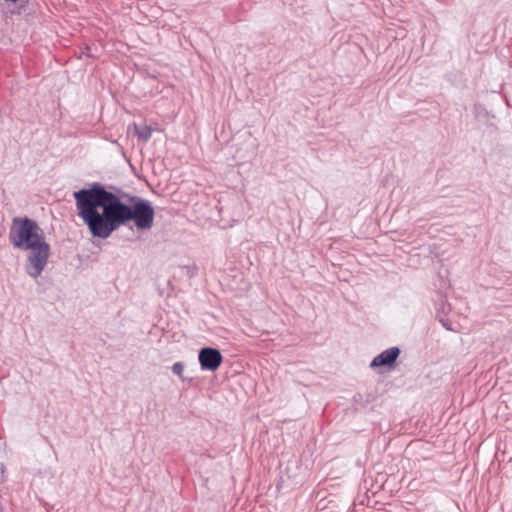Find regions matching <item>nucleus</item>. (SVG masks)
Here are the masks:
<instances>
[{
    "mask_svg": "<svg viewBox=\"0 0 512 512\" xmlns=\"http://www.w3.org/2000/svg\"><path fill=\"white\" fill-rule=\"evenodd\" d=\"M73 196L78 216L94 237L106 239L131 220L141 230H149L154 224V209L149 201L136 198L128 205L99 183L75 191Z\"/></svg>",
    "mask_w": 512,
    "mask_h": 512,
    "instance_id": "f257e3e1",
    "label": "nucleus"
},
{
    "mask_svg": "<svg viewBox=\"0 0 512 512\" xmlns=\"http://www.w3.org/2000/svg\"><path fill=\"white\" fill-rule=\"evenodd\" d=\"M184 365L181 362H176L172 365V372L177 375L180 379L183 378Z\"/></svg>",
    "mask_w": 512,
    "mask_h": 512,
    "instance_id": "423d86ee",
    "label": "nucleus"
},
{
    "mask_svg": "<svg viewBox=\"0 0 512 512\" xmlns=\"http://www.w3.org/2000/svg\"><path fill=\"white\" fill-rule=\"evenodd\" d=\"M199 363L202 370L215 371L222 363L223 357L216 348H202L198 355Z\"/></svg>",
    "mask_w": 512,
    "mask_h": 512,
    "instance_id": "7ed1b4c3",
    "label": "nucleus"
},
{
    "mask_svg": "<svg viewBox=\"0 0 512 512\" xmlns=\"http://www.w3.org/2000/svg\"><path fill=\"white\" fill-rule=\"evenodd\" d=\"M131 130H133L134 134L142 142H148L152 136V129L146 124L138 125L136 123H133L128 127V131Z\"/></svg>",
    "mask_w": 512,
    "mask_h": 512,
    "instance_id": "39448f33",
    "label": "nucleus"
},
{
    "mask_svg": "<svg viewBox=\"0 0 512 512\" xmlns=\"http://www.w3.org/2000/svg\"><path fill=\"white\" fill-rule=\"evenodd\" d=\"M400 355V349L398 347H391L384 351H382L380 354H378L370 363L371 368H377V367H384L388 366L391 367L397 358Z\"/></svg>",
    "mask_w": 512,
    "mask_h": 512,
    "instance_id": "20e7f679",
    "label": "nucleus"
},
{
    "mask_svg": "<svg viewBox=\"0 0 512 512\" xmlns=\"http://www.w3.org/2000/svg\"><path fill=\"white\" fill-rule=\"evenodd\" d=\"M10 241L15 248L30 251L26 258L25 271L30 277L38 278L48 264L51 251L41 227L30 218H14Z\"/></svg>",
    "mask_w": 512,
    "mask_h": 512,
    "instance_id": "f03ea898",
    "label": "nucleus"
}]
</instances>
